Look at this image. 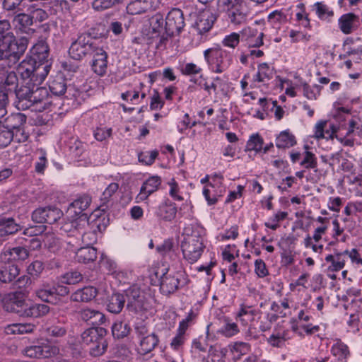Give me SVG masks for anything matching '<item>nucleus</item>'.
Segmentation results:
<instances>
[{
  "mask_svg": "<svg viewBox=\"0 0 362 362\" xmlns=\"http://www.w3.org/2000/svg\"><path fill=\"white\" fill-rule=\"evenodd\" d=\"M98 47V45L90 35L85 33L79 35L71 43L69 53L74 59L81 60L87 54H92Z\"/></svg>",
  "mask_w": 362,
  "mask_h": 362,
  "instance_id": "obj_6",
  "label": "nucleus"
},
{
  "mask_svg": "<svg viewBox=\"0 0 362 362\" xmlns=\"http://www.w3.org/2000/svg\"><path fill=\"white\" fill-rule=\"evenodd\" d=\"M46 228L47 227L45 225L32 226L28 227L24 230L21 237L36 238V236H38L44 233Z\"/></svg>",
  "mask_w": 362,
  "mask_h": 362,
  "instance_id": "obj_61",
  "label": "nucleus"
},
{
  "mask_svg": "<svg viewBox=\"0 0 362 362\" xmlns=\"http://www.w3.org/2000/svg\"><path fill=\"white\" fill-rule=\"evenodd\" d=\"M28 42L26 37H21L16 40L11 32L6 37L4 41L0 43V49L1 52H3L4 59H7L8 64H16L25 53L28 47Z\"/></svg>",
  "mask_w": 362,
  "mask_h": 362,
  "instance_id": "obj_4",
  "label": "nucleus"
},
{
  "mask_svg": "<svg viewBox=\"0 0 362 362\" xmlns=\"http://www.w3.org/2000/svg\"><path fill=\"white\" fill-rule=\"evenodd\" d=\"M106 330L102 327H91L86 329L81 334V341L83 344L90 346L104 337Z\"/></svg>",
  "mask_w": 362,
  "mask_h": 362,
  "instance_id": "obj_26",
  "label": "nucleus"
},
{
  "mask_svg": "<svg viewBox=\"0 0 362 362\" xmlns=\"http://www.w3.org/2000/svg\"><path fill=\"white\" fill-rule=\"evenodd\" d=\"M185 26L182 11L179 8L170 10L165 18V30L169 35L179 33Z\"/></svg>",
  "mask_w": 362,
  "mask_h": 362,
  "instance_id": "obj_12",
  "label": "nucleus"
},
{
  "mask_svg": "<svg viewBox=\"0 0 362 362\" xmlns=\"http://www.w3.org/2000/svg\"><path fill=\"white\" fill-rule=\"evenodd\" d=\"M229 347L231 352L237 354V357L238 358L250 351V345L242 341L235 342L234 344L229 345Z\"/></svg>",
  "mask_w": 362,
  "mask_h": 362,
  "instance_id": "obj_54",
  "label": "nucleus"
},
{
  "mask_svg": "<svg viewBox=\"0 0 362 362\" xmlns=\"http://www.w3.org/2000/svg\"><path fill=\"white\" fill-rule=\"evenodd\" d=\"M296 144V137L289 130L282 131L276 139V146L278 148H288Z\"/></svg>",
  "mask_w": 362,
  "mask_h": 362,
  "instance_id": "obj_34",
  "label": "nucleus"
},
{
  "mask_svg": "<svg viewBox=\"0 0 362 362\" xmlns=\"http://www.w3.org/2000/svg\"><path fill=\"white\" fill-rule=\"evenodd\" d=\"M268 21L274 26L278 27L288 21V14L286 10H276L268 16Z\"/></svg>",
  "mask_w": 362,
  "mask_h": 362,
  "instance_id": "obj_43",
  "label": "nucleus"
},
{
  "mask_svg": "<svg viewBox=\"0 0 362 362\" xmlns=\"http://www.w3.org/2000/svg\"><path fill=\"white\" fill-rule=\"evenodd\" d=\"M26 121L25 117L22 114H17L12 115L7 119L6 127L11 131L16 132H21V127L24 124Z\"/></svg>",
  "mask_w": 362,
  "mask_h": 362,
  "instance_id": "obj_45",
  "label": "nucleus"
},
{
  "mask_svg": "<svg viewBox=\"0 0 362 362\" xmlns=\"http://www.w3.org/2000/svg\"><path fill=\"white\" fill-rule=\"evenodd\" d=\"M274 75V67L267 63H262L257 66V71L253 76L252 83L251 88L257 87L256 83H262L266 84L269 81Z\"/></svg>",
  "mask_w": 362,
  "mask_h": 362,
  "instance_id": "obj_18",
  "label": "nucleus"
},
{
  "mask_svg": "<svg viewBox=\"0 0 362 362\" xmlns=\"http://www.w3.org/2000/svg\"><path fill=\"white\" fill-rule=\"evenodd\" d=\"M263 139L258 134H252L246 144V151L259 152L262 150Z\"/></svg>",
  "mask_w": 362,
  "mask_h": 362,
  "instance_id": "obj_50",
  "label": "nucleus"
},
{
  "mask_svg": "<svg viewBox=\"0 0 362 362\" xmlns=\"http://www.w3.org/2000/svg\"><path fill=\"white\" fill-rule=\"evenodd\" d=\"M107 347V343L103 337L100 340H98L97 342H95L90 346V354L95 357L100 356L105 352Z\"/></svg>",
  "mask_w": 362,
  "mask_h": 362,
  "instance_id": "obj_49",
  "label": "nucleus"
},
{
  "mask_svg": "<svg viewBox=\"0 0 362 362\" xmlns=\"http://www.w3.org/2000/svg\"><path fill=\"white\" fill-rule=\"evenodd\" d=\"M21 229L18 223H15L12 218H4L0 220V240H4L8 235L14 234Z\"/></svg>",
  "mask_w": 362,
  "mask_h": 362,
  "instance_id": "obj_31",
  "label": "nucleus"
},
{
  "mask_svg": "<svg viewBox=\"0 0 362 362\" xmlns=\"http://www.w3.org/2000/svg\"><path fill=\"white\" fill-rule=\"evenodd\" d=\"M203 54L209 70L216 74L226 71L233 62L229 52L219 46L206 49Z\"/></svg>",
  "mask_w": 362,
  "mask_h": 362,
  "instance_id": "obj_3",
  "label": "nucleus"
},
{
  "mask_svg": "<svg viewBox=\"0 0 362 362\" xmlns=\"http://www.w3.org/2000/svg\"><path fill=\"white\" fill-rule=\"evenodd\" d=\"M35 325L31 323H15L8 325L5 331L8 334H24L32 333Z\"/></svg>",
  "mask_w": 362,
  "mask_h": 362,
  "instance_id": "obj_37",
  "label": "nucleus"
},
{
  "mask_svg": "<svg viewBox=\"0 0 362 362\" xmlns=\"http://www.w3.org/2000/svg\"><path fill=\"white\" fill-rule=\"evenodd\" d=\"M199 86L206 91L209 95L213 92L214 94L226 95L228 88V83L220 76L212 78V81L209 83H199Z\"/></svg>",
  "mask_w": 362,
  "mask_h": 362,
  "instance_id": "obj_17",
  "label": "nucleus"
},
{
  "mask_svg": "<svg viewBox=\"0 0 362 362\" xmlns=\"http://www.w3.org/2000/svg\"><path fill=\"white\" fill-rule=\"evenodd\" d=\"M161 177L158 175L149 177L141 185L140 192L136 196L137 202H143L153 192H156L161 185Z\"/></svg>",
  "mask_w": 362,
  "mask_h": 362,
  "instance_id": "obj_14",
  "label": "nucleus"
},
{
  "mask_svg": "<svg viewBox=\"0 0 362 362\" xmlns=\"http://www.w3.org/2000/svg\"><path fill=\"white\" fill-rule=\"evenodd\" d=\"M259 313V311L252 306L241 305L237 317L239 318L243 325H247L250 322L253 321Z\"/></svg>",
  "mask_w": 362,
  "mask_h": 362,
  "instance_id": "obj_36",
  "label": "nucleus"
},
{
  "mask_svg": "<svg viewBox=\"0 0 362 362\" xmlns=\"http://www.w3.org/2000/svg\"><path fill=\"white\" fill-rule=\"evenodd\" d=\"M40 84L21 86L16 90V106L18 110L33 107V110L42 112L50 105L49 92Z\"/></svg>",
  "mask_w": 362,
  "mask_h": 362,
  "instance_id": "obj_1",
  "label": "nucleus"
},
{
  "mask_svg": "<svg viewBox=\"0 0 362 362\" xmlns=\"http://www.w3.org/2000/svg\"><path fill=\"white\" fill-rule=\"evenodd\" d=\"M97 258V250L90 246L82 247L77 250L75 259L78 262L88 264L95 260Z\"/></svg>",
  "mask_w": 362,
  "mask_h": 362,
  "instance_id": "obj_32",
  "label": "nucleus"
},
{
  "mask_svg": "<svg viewBox=\"0 0 362 362\" xmlns=\"http://www.w3.org/2000/svg\"><path fill=\"white\" fill-rule=\"evenodd\" d=\"M91 203V198L88 195L83 194L76 199L69 206V209H74L76 214H81L88 209Z\"/></svg>",
  "mask_w": 362,
  "mask_h": 362,
  "instance_id": "obj_41",
  "label": "nucleus"
},
{
  "mask_svg": "<svg viewBox=\"0 0 362 362\" xmlns=\"http://www.w3.org/2000/svg\"><path fill=\"white\" fill-rule=\"evenodd\" d=\"M29 257V252L25 247H16L3 250L0 253V262L6 261H23Z\"/></svg>",
  "mask_w": 362,
  "mask_h": 362,
  "instance_id": "obj_21",
  "label": "nucleus"
},
{
  "mask_svg": "<svg viewBox=\"0 0 362 362\" xmlns=\"http://www.w3.org/2000/svg\"><path fill=\"white\" fill-rule=\"evenodd\" d=\"M325 261L330 263L327 270L330 272H338L342 269L345 265V259L342 257V253L334 252V255H328Z\"/></svg>",
  "mask_w": 362,
  "mask_h": 362,
  "instance_id": "obj_40",
  "label": "nucleus"
},
{
  "mask_svg": "<svg viewBox=\"0 0 362 362\" xmlns=\"http://www.w3.org/2000/svg\"><path fill=\"white\" fill-rule=\"evenodd\" d=\"M331 352L333 356L337 358L339 362H346L349 354L348 346L339 339L334 340Z\"/></svg>",
  "mask_w": 362,
  "mask_h": 362,
  "instance_id": "obj_39",
  "label": "nucleus"
},
{
  "mask_svg": "<svg viewBox=\"0 0 362 362\" xmlns=\"http://www.w3.org/2000/svg\"><path fill=\"white\" fill-rule=\"evenodd\" d=\"M177 214V208L171 203H162L159 205L156 214L158 217L165 221L173 220Z\"/></svg>",
  "mask_w": 362,
  "mask_h": 362,
  "instance_id": "obj_38",
  "label": "nucleus"
},
{
  "mask_svg": "<svg viewBox=\"0 0 362 362\" xmlns=\"http://www.w3.org/2000/svg\"><path fill=\"white\" fill-rule=\"evenodd\" d=\"M126 298L124 295L121 293H113L110 296L106 302L107 310L112 313H119L124 305Z\"/></svg>",
  "mask_w": 362,
  "mask_h": 362,
  "instance_id": "obj_29",
  "label": "nucleus"
},
{
  "mask_svg": "<svg viewBox=\"0 0 362 362\" xmlns=\"http://www.w3.org/2000/svg\"><path fill=\"white\" fill-rule=\"evenodd\" d=\"M98 291L93 286H86L76 290L71 296V300L74 302H88L95 298Z\"/></svg>",
  "mask_w": 362,
  "mask_h": 362,
  "instance_id": "obj_27",
  "label": "nucleus"
},
{
  "mask_svg": "<svg viewBox=\"0 0 362 362\" xmlns=\"http://www.w3.org/2000/svg\"><path fill=\"white\" fill-rule=\"evenodd\" d=\"M26 306L25 295L21 291H16L11 293L9 296L8 301L5 305L6 310L21 313V315H23Z\"/></svg>",
  "mask_w": 362,
  "mask_h": 362,
  "instance_id": "obj_16",
  "label": "nucleus"
},
{
  "mask_svg": "<svg viewBox=\"0 0 362 362\" xmlns=\"http://www.w3.org/2000/svg\"><path fill=\"white\" fill-rule=\"evenodd\" d=\"M27 6L25 0H4L3 2L4 8L14 13L25 11Z\"/></svg>",
  "mask_w": 362,
  "mask_h": 362,
  "instance_id": "obj_44",
  "label": "nucleus"
},
{
  "mask_svg": "<svg viewBox=\"0 0 362 362\" xmlns=\"http://www.w3.org/2000/svg\"><path fill=\"white\" fill-rule=\"evenodd\" d=\"M62 211L57 207H42L32 213V220L39 223L52 224L62 216Z\"/></svg>",
  "mask_w": 362,
  "mask_h": 362,
  "instance_id": "obj_10",
  "label": "nucleus"
},
{
  "mask_svg": "<svg viewBox=\"0 0 362 362\" xmlns=\"http://www.w3.org/2000/svg\"><path fill=\"white\" fill-rule=\"evenodd\" d=\"M18 267L13 262L8 260L0 262V281L3 283L13 281L19 274Z\"/></svg>",
  "mask_w": 362,
  "mask_h": 362,
  "instance_id": "obj_20",
  "label": "nucleus"
},
{
  "mask_svg": "<svg viewBox=\"0 0 362 362\" xmlns=\"http://www.w3.org/2000/svg\"><path fill=\"white\" fill-rule=\"evenodd\" d=\"M298 11L296 13V21L304 28H308L310 25V20L308 15L305 12V6L303 4H299L297 5Z\"/></svg>",
  "mask_w": 362,
  "mask_h": 362,
  "instance_id": "obj_59",
  "label": "nucleus"
},
{
  "mask_svg": "<svg viewBox=\"0 0 362 362\" xmlns=\"http://www.w3.org/2000/svg\"><path fill=\"white\" fill-rule=\"evenodd\" d=\"M183 258L189 264L196 262L205 247L203 240L197 234L187 235L180 243Z\"/></svg>",
  "mask_w": 362,
  "mask_h": 362,
  "instance_id": "obj_5",
  "label": "nucleus"
},
{
  "mask_svg": "<svg viewBox=\"0 0 362 362\" xmlns=\"http://www.w3.org/2000/svg\"><path fill=\"white\" fill-rule=\"evenodd\" d=\"M35 294L40 300L49 303H54L57 298H54L53 286L48 283H43L35 291Z\"/></svg>",
  "mask_w": 362,
  "mask_h": 362,
  "instance_id": "obj_33",
  "label": "nucleus"
},
{
  "mask_svg": "<svg viewBox=\"0 0 362 362\" xmlns=\"http://www.w3.org/2000/svg\"><path fill=\"white\" fill-rule=\"evenodd\" d=\"M68 323L64 319L62 320H53L47 325L46 328L47 334L52 337L60 338L64 337L68 331Z\"/></svg>",
  "mask_w": 362,
  "mask_h": 362,
  "instance_id": "obj_25",
  "label": "nucleus"
},
{
  "mask_svg": "<svg viewBox=\"0 0 362 362\" xmlns=\"http://www.w3.org/2000/svg\"><path fill=\"white\" fill-rule=\"evenodd\" d=\"M202 71V67L193 62L187 63L180 68V71L183 75L194 76L200 74L201 78H203Z\"/></svg>",
  "mask_w": 362,
  "mask_h": 362,
  "instance_id": "obj_53",
  "label": "nucleus"
},
{
  "mask_svg": "<svg viewBox=\"0 0 362 362\" xmlns=\"http://www.w3.org/2000/svg\"><path fill=\"white\" fill-rule=\"evenodd\" d=\"M218 11L225 14L226 19L233 25H240L246 21L244 3L218 6Z\"/></svg>",
  "mask_w": 362,
  "mask_h": 362,
  "instance_id": "obj_8",
  "label": "nucleus"
},
{
  "mask_svg": "<svg viewBox=\"0 0 362 362\" xmlns=\"http://www.w3.org/2000/svg\"><path fill=\"white\" fill-rule=\"evenodd\" d=\"M78 317L82 321L89 322L93 325H103L105 322V317L103 313L88 307L82 308L78 312Z\"/></svg>",
  "mask_w": 362,
  "mask_h": 362,
  "instance_id": "obj_19",
  "label": "nucleus"
},
{
  "mask_svg": "<svg viewBox=\"0 0 362 362\" xmlns=\"http://www.w3.org/2000/svg\"><path fill=\"white\" fill-rule=\"evenodd\" d=\"M103 221L104 218L98 213H93L88 218L87 222L92 230L82 235L81 239L84 245L89 246L96 241V231H101L105 228Z\"/></svg>",
  "mask_w": 362,
  "mask_h": 362,
  "instance_id": "obj_11",
  "label": "nucleus"
},
{
  "mask_svg": "<svg viewBox=\"0 0 362 362\" xmlns=\"http://www.w3.org/2000/svg\"><path fill=\"white\" fill-rule=\"evenodd\" d=\"M25 11L31 13L30 18H33V21L35 22H42L48 17L46 11L40 8H35L28 5Z\"/></svg>",
  "mask_w": 362,
  "mask_h": 362,
  "instance_id": "obj_57",
  "label": "nucleus"
},
{
  "mask_svg": "<svg viewBox=\"0 0 362 362\" xmlns=\"http://www.w3.org/2000/svg\"><path fill=\"white\" fill-rule=\"evenodd\" d=\"M158 156V151L153 150L151 151L141 152L138 154L139 161L144 165H152Z\"/></svg>",
  "mask_w": 362,
  "mask_h": 362,
  "instance_id": "obj_55",
  "label": "nucleus"
},
{
  "mask_svg": "<svg viewBox=\"0 0 362 362\" xmlns=\"http://www.w3.org/2000/svg\"><path fill=\"white\" fill-rule=\"evenodd\" d=\"M4 78L2 79L4 84L8 87V90H18V77L15 71H6L4 74Z\"/></svg>",
  "mask_w": 362,
  "mask_h": 362,
  "instance_id": "obj_51",
  "label": "nucleus"
},
{
  "mask_svg": "<svg viewBox=\"0 0 362 362\" xmlns=\"http://www.w3.org/2000/svg\"><path fill=\"white\" fill-rule=\"evenodd\" d=\"M302 155L303 158L300 163L301 166L306 169H315L317 168V158L314 153L310 151H305Z\"/></svg>",
  "mask_w": 362,
  "mask_h": 362,
  "instance_id": "obj_52",
  "label": "nucleus"
},
{
  "mask_svg": "<svg viewBox=\"0 0 362 362\" xmlns=\"http://www.w3.org/2000/svg\"><path fill=\"white\" fill-rule=\"evenodd\" d=\"M165 272L160 276V291L169 295L175 293L180 286L185 284V278L183 272L173 271L170 269H165Z\"/></svg>",
  "mask_w": 362,
  "mask_h": 362,
  "instance_id": "obj_7",
  "label": "nucleus"
},
{
  "mask_svg": "<svg viewBox=\"0 0 362 362\" xmlns=\"http://www.w3.org/2000/svg\"><path fill=\"white\" fill-rule=\"evenodd\" d=\"M51 64L49 62H37L33 59L23 60L17 67V72L23 81L22 86L41 84L48 73Z\"/></svg>",
  "mask_w": 362,
  "mask_h": 362,
  "instance_id": "obj_2",
  "label": "nucleus"
},
{
  "mask_svg": "<svg viewBox=\"0 0 362 362\" xmlns=\"http://www.w3.org/2000/svg\"><path fill=\"white\" fill-rule=\"evenodd\" d=\"M240 41V35L237 33H232L226 35L222 40L224 47L235 49Z\"/></svg>",
  "mask_w": 362,
  "mask_h": 362,
  "instance_id": "obj_60",
  "label": "nucleus"
},
{
  "mask_svg": "<svg viewBox=\"0 0 362 362\" xmlns=\"http://www.w3.org/2000/svg\"><path fill=\"white\" fill-rule=\"evenodd\" d=\"M127 308L133 313H138L144 309V293L137 286L134 285L125 291Z\"/></svg>",
  "mask_w": 362,
  "mask_h": 362,
  "instance_id": "obj_9",
  "label": "nucleus"
},
{
  "mask_svg": "<svg viewBox=\"0 0 362 362\" xmlns=\"http://www.w3.org/2000/svg\"><path fill=\"white\" fill-rule=\"evenodd\" d=\"M92 54V70L99 76L105 74L107 68V54L103 47L98 46Z\"/></svg>",
  "mask_w": 362,
  "mask_h": 362,
  "instance_id": "obj_15",
  "label": "nucleus"
},
{
  "mask_svg": "<svg viewBox=\"0 0 362 362\" xmlns=\"http://www.w3.org/2000/svg\"><path fill=\"white\" fill-rule=\"evenodd\" d=\"M61 281L66 284H76L82 281V274L77 271H71L64 274L61 277Z\"/></svg>",
  "mask_w": 362,
  "mask_h": 362,
  "instance_id": "obj_56",
  "label": "nucleus"
},
{
  "mask_svg": "<svg viewBox=\"0 0 362 362\" xmlns=\"http://www.w3.org/2000/svg\"><path fill=\"white\" fill-rule=\"evenodd\" d=\"M49 312V307L45 304L35 303L28 305L24 309L23 315L26 317H40Z\"/></svg>",
  "mask_w": 362,
  "mask_h": 362,
  "instance_id": "obj_35",
  "label": "nucleus"
},
{
  "mask_svg": "<svg viewBox=\"0 0 362 362\" xmlns=\"http://www.w3.org/2000/svg\"><path fill=\"white\" fill-rule=\"evenodd\" d=\"M239 332V329L236 323L228 322L219 330V333L226 337H231Z\"/></svg>",
  "mask_w": 362,
  "mask_h": 362,
  "instance_id": "obj_62",
  "label": "nucleus"
},
{
  "mask_svg": "<svg viewBox=\"0 0 362 362\" xmlns=\"http://www.w3.org/2000/svg\"><path fill=\"white\" fill-rule=\"evenodd\" d=\"M139 340L138 351L141 354H146L153 351L159 342L158 337L155 333H151Z\"/></svg>",
  "mask_w": 362,
  "mask_h": 362,
  "instance_id": "obj_30",
  "label": "nucleus"
},
{
  "mask_svg": "<svg viewBox=\"0 0 362 362\" xmlns=\"http://www.w3.org/2000/svg\"><path fill=\"white\" fill-rule=\"evenodd\" d=\"M14 132L8 129L6 127L0 129V147L7 146L12 141Z\"/></svg>",
  "mask_w": 362,
  "mask_h": 362,
  "instance_id": "obj_63",
  "label": "nucleus"
},
{
  "mask_svg": "<svg viewBox=\"0 0 362 362\" xmlns=\"http://www.w3.org/2000/svg\"><path fill=\"white\" fill-rule=\"evenodd\" d=\"M320 89L321 88L318 85H315L311 87L305 83L303 86V95L309 100L316 99L317 96L320 95Z\"/></svg>",
  "mask_w": 362,
  "mask_h": 362,
  "instance_id": "obj_64",
  "label": "nucleus"
},
{
  "mask_svg": "<svg viewBox=\"0 0 362 362\" xmlns=\"http://www.w3.org/2000/svg\"><path fill=\"white\" fill-rule=\"evenodd\" d=\"M153 0H132L127 6V11L130 15H138L153 8Z\"/></svg>",
  "mask_w": 362,
  "mask_h": 362,
  "instance_id": "obj_24",
  "label": "nucleus"
},
{
  "mask_svg": "<svg viewBox=\"0 0 362 362\" xmlns=\"http://www.w3.org/2000/svg\"><path fill=\"white\" fill-rule=\"evenodd\" d=\"M316 14L321 20H329L334 16L332 9L322 2H317L314 4Z\"/></svg>",
  "mask_w": 362,
  "mask_h": 362,
  "instance_id": "obj_46",
  "label": "nucleus"
},
{
  "mask_svg": "<svg viewBox=\"0 0 362 362\" xmlns=\"http://www.w3.org/2000/svg\"><path fill=\"white\" fill-rule=\"evenodd\" d=\"M242 40L246 42L248 47H258L263 44L264 34L257 29L247 27L241 31Z\"/></svg>",
  "mask_w": 362,
  "mask_h": 362,
  "instance_id": "obj_22",
  "label": "nucleus"
},
{
  "mask_svg": "<svg viewBox=\"0 0 362 362\" xmlns=\"http://www.w3.org/2000/svg\"><path fill=\"white\" fill-rule=\"evenodd\" d=\"M215 17L209 11H204L199 15L195 23L196 28L199 33L208 32L213 26Z\"/></svg>",
  "mask_w": 362,
  "mask_h": 362,
  "instance_id": "obj_28",
  "label": "nucleus"
},
{
  "mask_svg": "<svg viewBox=\"0 0 362 362\" xmlns=\"http://www.w3.org/2000/svg\"><path fill=\"white\" fill-rule=\"evenodd\" d=\"M32 52L35 56V58L33 59L35 62H37V60L39 61L38 62H48L47 59L49 56V49L48 46L45 43L40 42L35 45L33 47Z\"/></svg>",
  "mask_w": 362,
  "mask_h": 362,
  "instance_id": "obj_42",
  "label": "nucleus"
},
{
  "mask_svg": "<svg viewBox=\"0 0 362 362\" xmlns=\"http://www.w3.org/2000/svg\"><path fill=\"white\" fill-rule=\"evenodd\" d=\"M50 91L56 95H63L66 90L65 80L62 76H58L49 83Z\"/></svg>",
  "mask_w": 362,
  "mask_h": 362,
  "instance_id": "obj_48",
  "label": "nucleus"
},
{
  "mask_svg": "<svg viewBox=\"0 0 362 362\" xmlns=\"http://www.w3.org/2000/svg\"><path fill=\"white\" fill-rule=\"evenodd\" d=\"M358 17L353 13L342 15L338 20V25L340 30L345 35H349L356 30V23Z\"/></svg>",
  "mask_w": 362,
  "mask_h": 362,
  "instance_id": "obj_23",
  "label": "nucleus"
},
{
  "mask_svg": "<svg viewBox=\"0 0 362 362\" xmlns=\"http://www.w3.org/2000/svg\"><path fill=\"white\" fill-rule=\"evenodd\" d=\"M131 328L129 325L122 322H116L112 327V335L115 338L122 339L127 337L130 332Z\"/></svg>",
  "mask_w": 362,
  "mask_h": 362,
  "instance_id": "obj_47",
  "label": "nucleus"
},
{
  "mask_svg": "<svg viewBox=\"0 0 362 362\" xmlns=\"http://www.w3.org/2000/svg\"><path fill=\"white\" fill-rule=\"evenodd\" d=\"M59 349L55 346L42 344L27 347L24 353L30 358H48L58 354Z\"/></svg>",
  "mask_w": 362,
  "mask_h": 362,
  "instance_id": "obj_13",
  "label": "nucleus"
},
{
  "mask_svg": "<svg viewBox=\"0 0 362 362\" xmlns=\"http://www.w3.org/2000/svg\"><path fill=\"white\" fill-rule=\"evenodd\" d=\"M119 185L117 183H110L103 192L100 201L103 204H107L112 198L113 195L117 192Z\"/></svg>",
  "mask_w": 362,
  "mask_h": 362,
  "instance_id": "obj_58",
  "label": "nucleus"
}]
</instances>
